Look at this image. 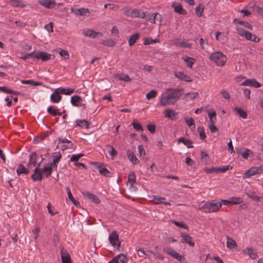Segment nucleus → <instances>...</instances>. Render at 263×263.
Returning <instances> with one entry per match:
<instances>
[{
  "instance_id": "f257e3e1",
  "label": "nucleus",
  "mask_w": 263,
  "mask_h": 263,
  "mask_svg": "<svg viewBox=\"0 0 263 263\" xmlns=\"http://www.w3.org/2000/svg\"><path fill=\"white\" fill-rule=\"evenodd\" d=\"M179 90L177 89L168 88L159 97V104L161 106L174 104L179 98Z\"/></svg>"
},
{
  "instance_id": "f03ea898",
  "label": "nucleus",
  "mask_w": 263,
  "mask_h": 263,
  "mask_svg": "<svg viewBox=\"0 0 263 263\" xmlns=\"http://www.w3.org/2000/svg\"><path fill=\"white\" fill-rule=\"evenodd\" d=\"M43 158L42 161L39 163L37 166L34 169V173L31 175V178L34 181H41L42 179V175L44 174L46 177H48L52 173V167L53 166L51 164H48L43 168H39Z\"/></svg>"
},
{
  "instance_id": "7ed1b4c3",
  "label": "nucleus",
  "mask_w": 263,
  "mask_h": 263,
  "mask_svg": "<svg viewBox=\"0 0 263 263\" xmlns=\"http://www.w3.org/2000/svg\"><path fill=\"white\" fill-rule=\"evenodd\" d=\"M209 59L218 66H223L227 61L226 55L220 51L212 53Z\"/></svg>"
},
{
  "instance_id": "20e7f679",
  "label": "nucleus",
  "mask_w": 263,
  "mask_h": 263,
  "mask_svg": "<svg viewBox=\"0 0 263 263\" xmlns=\"http://www.w3.org/2000/svg\"><path fill=\"white\" fill-rule=\"evenodd\" d=\"M201 204L205 206L203 211L205 213L216 212L221 208V203L216 200L210 202H202Z\"/></svg>"
},
{
  "instance_id": "39448f33",
  "label": "nucleus",
  "mask_w": 263,
  "mask_h": 263,
  "mask_svg": "<svg viewBox=\"0 0 263 263\" xmlns=\"http://www.w3.org/2000/svg\"><path fill=\"white\" fill-rule=\"evenodd\" d=\"M237 32L239 35L245 37L246 40L258 43L260 41V39L255 35H253L251 33L244 30L243 29L237 27L236 28Z\"/></svg>"
},
{
  "instance_id": "423d86ee",
  "label": "nucleus",
  "mask_w": 263,
  "mask_h": 263,
  "mask_svg": "<svg viewBox=\"0 0 263 263\" xmlns=\"http://www.w3.org/2000/svg\"><path fill=\"white\" fill-rule=\"evenodd\" d=\"M208 114L209 118V122L208 127L211 133H214L218 131V128L215 125V123L217 121L216 113L215 111L208 110Z\"/></svg>"
},
{
  "instance_id": "0eeeda50",
  "label": "nucleus",
  "mask_w": 263,
  "mask_h": 263,
  "mask_svg": "<svg viewBox=\"0 0 263 263\" xmlns=\"http://www.w3.org/2000/svg\"><path fill=\"white\" fill-rule=\"evenodd\" d=\"M263 172V166L252 167L248 169L243 174V178H248L256 174Z\"/></svg>"
},
{
  "instance_id": "6e6552de",
  "label": "nucleus",
  "mask_w": 263,
  "mask_h": 263,
  "mask_svg": "<svg viewBox=\"0 0 263 263\" xmlns=\"http://www.w3.org/2000/svg\"><path fill=\"white\" fill-rule=\"evenodd\" d=\"M126 15L132 17L144 18L146 16L145 13L137 9H129L126 11Z\"/></svg>"
},
{
  "instance_id": "1a4fd4ad",
  "label": "nucleus",
  "mask_w": 263,
  "mask_h": 263,
  "mask_svg": "<svg viewBox=\"0 0 263 263\" xmlns=\"http://www.w3.org/2000/svg\"><path fill=\"white\" fill-rule=\"evenodd\" d=\"M54 57L53 55L43 51H37L34 53L33 55V58L37 60H42L43 61L53 59Z\"/></svg>"
},
{
  "instance_id": "9d476101",
  "label": "nucleus",
  "mask_w": 263,
  "mask_h": 263,
  "mask_svg": "<svg viewBox=\"0 0 263 263\" xmlns=\"http://www.w3.org/2000/svg\"><path fill=\"white\" fill-rule=\"evenodd\" d=\"M109 239L110 243L112 246L117 248L120 247L121 242L119 239V235L116 233V231H112L109 235Z\"/></svg>"
},
{
  "instance_id": "9b49d317",
  "label": "nucleus",
  "mask_w": 263,
  "mask_h": 263,
  "mask_svg": "<svg viewBox=\"0 0 263 263\" xmlns=\"http://www.w3.org/2000/svg\"><path fill=\"white\" fill-rule=\"evenodd\" d=\"M83 34L85 36L94 39L97 36H103V33L101 32H96L92 29L86 28L83 30Z\"/></svg>"
},
{
  "instance_id": "f8f14e48",
  "label": "nucleus",
  "mask_w": 263,
  "mask_h": 263,
  "mask_svg": "<svg viewBox=\"0 0 263 263\" xmlns=\"http://www.w3.org/2000/svg\"><path fill=\"white\" fill-rule=\"evenodd\" d=\"M240 85L251 86L255 88H258L261 84L255 79H246L242 83H239Z\"/></svg>"
},
{
  "instance_id": "ddd939ff",
  "label": "nucleus",
  "mask_w": 263,
  "mask_h": 263,
  "mask_svg": "<svg viewBox=\"0 0 263 263\" xmlns=\"http://www.w3.org/2000/svg\"><path fill=\"white\" fill-rule=\"evenodd\" d=\"M164 251L168 255L172 256L174 258L176 259L179 261H181L182 259V256L179 255L176 251L170 247H166L164 249Z\"/></svg>"
},
{
  "instance_id": "4468645a",
  "label": "nucleus",
  "mask_w": 263,
  "mask_h": 263,
  "mask_svg": "<svg viewBox=\"0 0 263 263\" xmlns=\"http://www.w3.org/2000/svg\"><path fill=\"white\" fill-rule=\"evenodd\" d=\"M62 97L60 92L56 88L50 96V100L53 103H58L62 100Z\"/></svg>"
},
{
  "instance_id": "2eb2a0df",
  "label": "nucleus",
  "mask_w": 263,
  "mask_h": 263,
  "mask_svg": "<svg viewBox=\"0 0 263 263\" xmlns=\"http://www.w3.org/2000/svg\"><path fill=\"white\" fill-rule=\"evenodd\" d=\"M39 3L42 6L49 9L52 8L56 4L54 0H40Z\"/></svg>"
},
{
  "instance_id": "dca6fc26",
  "label": "nucleus",
  "mask_w": 263,
  "mask_h": 263,
  "mask_svg": "<svg viewBox=\"0 0 263 263\" xmlns=\"http://www.w3.org/2000/svg\"><path fill=\"white\" fill-rule=\"evenodd\" d=\"M127 261V257L123 254H121L116 256L108 263H126Z\"/></svg>"
},
{
  "instance_id": "f3484780",
  "label": "nucleus",
  "mask_w": 263,
  "mask_h": 263,
  "mask_svg": "<svg viewBox=\"0 0 263 263\" xmlns=\"http://www.w3.org/2000/svg\"><path fill=\"white\" fill-rule=\"evenodd\" d=\"M71 13H74L76 15H85L87 13L89 12V10L87 8H79L76 9L71 8L70 9Z\"/></svg>"
},
{
  "instance_id": "a211bd4d",
  "label": "nucleus",
  "mask_w": 263,
  "mask_h": 263,
  "mask_svg": "<svg viewBox=\"0 0 263 263\" xmlns=\"http://www.w3.org/2000/svg\"><path fill=\"white\" fill-rule=\"evenodd\" d=\"M82 194L85 198L93 201L95 203H99L100 202L99 199L93 194H91L89 192H83Z\"/></svg>"
},
{
  "instance_id": "6ab92c4d",
  "label": "nucleus",
  "mask_w": 263,
  "mask_h": 263,
  "mask_svg": "<svg viewBox=\"0 0 263 263\" xmlns=\"http://www.w3.org/2000/svg\"><path fill=\"white\" fill-rule=\"evenodd\" d=\"M71 103L72 105L75 106H82L83 105L82 103V98L77 95L73 96L71 98Z\"/></svg>"
},
{
  "instance_id": "aec40b11",
  "label": "nucleus",
  "mask_w": 263,
  "mask_h": 263,
  "mask_svg": "<svg viewBox=\"0 0 263 263\" xmlns=\"http://www.w3.org/2000/svg\"><path fill=\"white\" fill-rule=\"evenodd\" d=\"M174 44L177 46L182 48H190L191 44L189 43L185 42V41L180 39H175L174 41Z\"/></svg>"
},
{
  "instance_id": "412c9836",
  "label": "nucleus",
  "mask_w": 263,
  "mask_h": 263,
  "mask_svg": "<svg viewBox=\"0 0 263 263\" xmlns=\"http://www.w3.org/2000/svg\"><path fill=\"white\" fill-rule=\"evenodd\" d=\"M175 76L178 79L185 82H191L192 81L191 77L185 74L183 72H177L175 73Z\"/></svg>"
},
{
  "instance_id": "4be33fe9",
  "label": "nucleus",
  "mask_w": 263,
  "mask_h": 263,
  "mask_svg": "<svg viewBox=\"0 0 263 263\" xmlns=\"http://www.w3.org/2000/svg\"><path fill=\"white\" fill-rule=\"evenodd\" d=\"M39 156L35 153H33L30 155L29 161L28 163L29 167L35 166Z\"/></svg>"
},
{
  "instance_id": "5701e85b",
  "label": "nucleus",
  "mask_w": 263,
  "mask_h": 263,
  "mask_svg": "<svg viewBox=\"0 0 263 263\" xmlns=\"http://www.w3.org/2000/svg\"><path fill=\"white\" fill-rule=\"evenodd\" d=\"M181 59L184 61L187 67L192 68L193 65L195 62V60L194 58L187 55H183Z\"/></svg>"
},
{
  "instance_id": "b1692460",
  "label": "nucleus",
  "mask_w": 263,
  "mask_h": 263,
  "mask_svg": "<svg viewBox=\"0 0 263 263\" xmlns=\"http://www.w3.org/2000/svg\"><path fill=\"white\" fill-rule=\"evenodd\" d=\"M181 242H186L191 247L194 246V243L192 241V238L189 235L181 233Z\"/></svg>"
},
{
  "instance_id": "393cba45",
  "label": "nucleus",
  "mask_w": 263,
  "mask_h": 263,
  "mask_svg": "<svg viewBox=\"0 0 263 263\" xmlns=\"http://www.w3.org/2000/svg\"><path fill=\"white\" fill-rule=\"evenodd\" d=\"M60 94L70 95L74 92V89L70 88L59 87L57 88Z\"/></svg>"
},
{
  "instance_id": "a878e982",
  "label": "nucleus",
  "mask_w": 263,
  "mask_h": 263,
  "mask_svg": "<svg viewBox=\"0 0 263 263\" xmlns=\"http://www.w3.org/2000/svg\"><path fill=\"white\" fill-rule=\"evenodd\" d=\"M165 198L164 197H161L157 196H155L154 197L153 202L155 204H161L163 203L166 206L170 205L171 204L169 202H165Z\"/></svg>"
},
{
  "instance_id": "bb28decb",
  "label": "nucleus",
  "mask_w": 263,
  "mask_h": 263,
  "mask_svg": "<svg viewBox=\"0 0 263 263\" xmlns=\"http://www.w3.org/2000/svg\"><path fill=\"white\" fill-rule=\"evenodd\" d=\"M136 182V175L134 172H131L129 174L128 176V180L126 182L127 185H129L132 187L133 184Z\"/></svg>"
},
{
  "instance_id": "cd10ccee",
  "label": "nucleus",
  "mask_w": 263,
  "mask_h": 263,
  "mask_svg": "<svg viewBox=\"0 0 263 263\" xmlns=\"http://www.w3.org/2000/svg\"><path fill=\"white\" fill-rule=\"evenodd\" d=\"M75 126H80L82 128L88 129L89 128V124L86 120H77L76 121Z\"/></svg>"
},
{
  "instance_id": "c85d7f7f",
  "label": "nucleus",
  "mask_w": 263,
  "mask_h": 263,
  "mask_svg": "<svg viewBox=\"0 0 263 263\" xmlns=\"http://www.w3.org/2000/svg\"><path fill=\"white\" fill-rule=\"evenodd\" d=\"M61 259L62 263H71L70 255L65 251L61 252Z\"/></svg>"
},
{
  "instance_id": "c756f323",
  "label": "nucleus",
  "mask_w": 263,
  "mask_h": 263,
  "mask_svg": "<svg viewBox=\"0 0 263 263\" xmlns=\"http://www.w3.org/2000/svg\"><path fill=\"white\" fill-rule=\"evenodd\" d=\"M244 252L247 254L251 258L253 259H256L257 257V252L252 248H247L244 251Z\"/></svg>"
},
{
  "instance_id": "7c9ffc66",
  "label": "nucleus",
  "mask_w": 263,
  "mask_h": 263,
  "mask_svg": "<svg viewBox=\"0 0 263 263\" xmlns=\"http://www.w3.org/2000/svg\"><path fill=\"white\" fill-rule=\"evenodd\" d=\"M248 197L256 201L260 200V197L256 194L255 192L252 190H249L246 193Z\"/></svg>"
},
{
  "instance_id": "2f4dec72",
  "label": "nucleus",
  "mask_w": 263,
  "mask_h": 263,
  "mask_svg": "<svg viewBox=\"0 0 263 263\" xmlns=\"http://www.w3.org/2000/svg\"><path fill=\"white\" fill-rule=\"evenodd\" d=\"M227 247L229 249H233L237 247V244L235 241L232 238L227 236Z\"/></svg>"
},
{
  "instance_id": "473e14b6",
  "label": "nucleus",
  "mask_w": 263,
  "mask_h": 263,
  "mask_svg": "<svg viewBox=\"0 0 263 263\" xmlns=\"http://www.w3.org/2000/svg\"><path fill=\"white\" fill-rule=\"evenodd\" d=\"M58 109L55 108V107H53V106H49L47 108V112L52 115L53 116H55L57 115L61 116L62 114V112H59L58 111ZM65 110H63V113L65 112Z\"/></svg>"
},
{
  "instance_id": "72a5a7b5",
  "label": "nucleus",
  "mask_w": 263,
  "mask_h": 263,
  "mask_svg": "<svg viewBox=\"0 0 263 263\" xmlns=\"http://www.w3.org/2000/svg\"><path fill=\"white\" fill-rule=\"evenodd\" d=\"M184 119L185 123L190 127L191 129L193 130L195 129V122L192 118H189L186 117H184Z\"/></svg>"
},
{
  "instance_id": "f704fd0d",
  "label": "nucleus",
  "mask_w": 263,
  "mask_h": 263,
  "mask_svg": "<svg viewBox=\"0 0 263 263\" xmlns=\"http://www.w3.org/2000/svg\"><path fill=\"white\" fill-rule=\"evenodd\" d=\"M17 174L20 175L22 174H28L29 173V171L28 168H26L22 164H19L18 168L16 170Z\"/></svg>"
},
{
  "instance_id": "c9c22d12",
  "label": "nucleus",
  "mask_w": 263,
  "mask_h": 263,
  "mask_svg": "<svg viewBox=\"0 0 263 263\" xmlns=\"http://www.w3.org/2000/svg\"><path fill=\"white\" fill-rule=\"evenodd\" d=\"M61 158V154L60 152L55 153L52 155V162L50 164H52L53 166L55 165Z\"/></svg>"
},
{
  "instance_id": "e433bc0d",
  "label": "nucleus",
  "mask_w": 263,
  "mask_h": 263,
  "mask_svg": "<svg viewBox=\"0 0 263 263\" xmlns=\"http://www.w3.org/2000/svg\"><path fill=\"white\" fill-rule=\"evenodd\" d=\"M98 168L99 170V172L103 175L105 176H109L110 172L109 171L107 170L106 166L104 164H101L98 166Z\"/></svg>"
},
{
  "instance_id": "4c0bfd02",
  "label": "nucleus",
  "mask_w": 263,
  "mask_h": 263,
  "mask_svg": "<svg viewBox=\"0 0 263 263\" xmlns=\"http://www.w3.org/2000/svg\"><path fill=\"white\" fill-rule=\"evenodd\" d=\"M139 38V34L138 33L133 34L129 39L128 43L129 46H133L135 44L137 40Z\"/></svg>"
},
{
  "instance_id": "58836bf2",
  "label": "nucleus",
  "mask_w": 263,
  "mask_h": 263,
  "mask_svg": "<svg viewBox=\"0 0 263 263\" xmlns=\"http://www.w3.org/2000/svg\"><path fill=\"white\" fill-rule=\"evenodd\" d=\"M178 142L179 143H183L185 146H187V148L193 147V146L192 145V142L190 140L186 139L183 137L179 138L178 140Z\"/></svg>"
},
{
  "instance_id": "ea45409f",
  "label": "nucleus",
  "mask_w": 263,
  "mask_h": 263,
  "mask_svg": "<svg viewBox=\"0 0 263 263\" xmlns=\"http://www.w3.org/2000/svg\"><path fill=\"white\" fill-rule=\"evenodd\" d=\"M21 83L23 84L33 86H41L42 84L41 82H35L33 80H22Z\"/></svg>"
},
{
  "instance_id": "a19ab883",
  "label": "nucleus",
  "mask_w": 263,
  "mask_h": 263,
  "mask_svg": "<svg viewBox=\"0 0 263 263\" xmlns=\"http://www.w3.org/2000/svg\"><path fill=\"white\" fill-rule=\"evenodd\" d=\"M198 93L196 92H191L185 93L183 96V99L186 100H192L195 98Z\"/></svg>"
},
{
  "instance_id": "79ce46f5",
  "label": "nucleus",
  "mask_w": 263,
  "mask_h": 263,
  "mask_svg": "<svg viewBox=\"0 0 263 263\" xmlns=\"http://www.w3.org/2000/svg\"><path fill=\"white\" fill-rule=\"evenodd\" d=\"M164 116L166 118L173 119L175 116V112L172 109H165L164 111Z\"/></svg>"
},
{
  "instance_id": "37998d69",
  "label": "nucleus",
  "mask_w": 263,
  "mask_h": 263,
  "mask_svg": "<svg viewBox=\"0 0 263 263\" xmlns=\"http://www.w3.org/2000/svg\"><path fill=\"white\" fill-rule=\"evenodd\" d=\"M0 91H2L3 92H5L6 93L14 94V95H18V92L13 91L12 89L8 88V87H5V86H0Z\"/></svg>"
},
{
  "instance_id": "c03bdc74",
  "label": "nucleus",
  "mask_w": 263,
  "mask_h": 263,
  "mask_svg": "<svg viewBox=\"0 0 263 263\" xmlns=\"http://www.w3.org/2000/svg\"><path fill=\"white\" fill-rule=\"evenodd\" d=\"M173 7L174 8V11L176 12L181 14H185L186 13L185 10L183 9L181 5H177L175 6V5H173Z\"/></svg>"
},
{
  "instance_id": "a18cd8bd",
  "label": "nucleus",
  "mask_w": 263,
  "mask_h": 263,
  "mask_svg": "<svg viewBox=\"0 0 263 263\" xmlns=\"http://www.w3.org/2000/svg\"><path fill=\"white\" fill-rule=\"evenodd\" d=\"M158 14L154 13L152 14H148L147 15V20L152 24L155 23V20Z\"/></svg>"
},
{
  "instance_id": "49530a36",
  "label": "nucleus",
  "mask_w": 263,
  "mask_h": 263,
  "mask_svg": "<svg viewBox=\"0 0 263 263\" xmlns=\"http://www.w3.org/2000/svg\"><path fill=\"white\" fill-rule=\"evenodd\" d=\"M129 160L134 164L139 163V160L133 153H129L127 155Z\"/></svg>"
},
{
  "instance_id": "de8ad7c7",
  "label": "nucleus",
  "mask_w": 263,
  "mask_h": 263,
  "mask_svg": "<svg viewBox=\"0 0 263 263\" xmlns=\"http://www.w3.org/2000/svg\"><path fill=\"white\" fill-rule=\"evenodd\" d=\"M231 205L238 204L242 202V199L239 197H233L230 198Z\"/></svg>"
},
{
  "instance_id": "09e8293b",
  "label": "nucleus",
  "mask_w": 263,
  "mask_h": 263,
  "mask_svg": "<svg viewBox=\"0 0 263 263\" xmlns=\"http://www.w3.org/2000/svg\"><path fill=\"white\" fill-rule=\"evenodd\" d=\"M157 95V92L154 89L151 90L149 92L146 93V98L149 100L151 99L155 98Z\"/></svg>"
},
{
  "instance_id": "8fccbe9b",
  "label": "nucleus",
  "mask_w": 263,
  "mask_h": 263,
  "mask_svg": "<svg viewBox=\"0 0 263 263\" xmlns=\"http://www.w3.org/2000/svg\"><path fill=\"white\" fill-rule=\"evenodd\" d=\"M11 5L17 7H24L26 6L21 1L18 0H11Z\"/></svg>"
},
{
  "instance_id": "3c124183",
  "label": "nucleus",
  "mask_w": 263,
  "mask_h": 263,
  "mask_svg": "<svg viewBox=\"0 0 263 263\" xmlns=\"http://www.w3.org/2000/svg\"><path fill=\"white\" fill-rule=\"evenodd\" d=\"M253 155V152L249 149H246L244 152L240 153V155L241 157L244 159H248V158L250 156Z\"/></svg>"
},
{
  "instance_id": "603ef678",
  "label": "nucleus",
  "mask_w": 263,
  "mask_h": 263,
  "mask_svg": "<svg viewBox=\"0 0 263 263\" xmlns=\"http://www.w3.org/2000/svg\"><path fill=\"white\" fill-rule=\"evenodd\" d=\"M235 110L238 113V114L243 119H246L247 117V114L246 112L243 111L241 108L236 107L235 108Z\"/></svg>"
},
{
  "instance_id": "864d4df0",
  "label": "nucleus",
  "mask_w": 263,
  "mask_h": 263,
  "mask_svg": "<svg viewBox=\"0 0 263 263\" xmlns=\"http://www.w3.org/2000/svg\"><path fill=\"white\" fill-rule=\"evenodd\" d=\"M177 227H178L180 229H188L187 226L182 221H172Z\"/></svg>"
},
{
  "instance_id": "5fc2aeb1",
  "label": "nucleus",
  "mask_w": 263,
  "mask_h": 263,
  "mask_svg": "<svg viewBox=\"0 0 263 263\" xmlns=\"http://www.w3.org/2000/svg\"><path fill=\"white\" fill-rule=\"evenodd\" d=\"M116 77L120 80L124 82H129L131 81L130 77L127 74L117 75Z\"/></svg>"
},
{
  "instance_id": "6e6d98bb",
  "label": "nucleus",
  "mask_w": 263,
  "mask_h": 263,
  "mask_svg": "<svg viewBox=\"0 0 263 263\" xmlns=\"http://www.w3.org/2000/svg\"><path fill=\"white\" fill-rule=\"evenodd\" d=\"M137 253H138V255L140 256V257H143L144 256H149V254L151 253L149 251H147V252H146L144 249H137Z\"/></svg>"
},
{
  "instance_id": "4d7b16f0",
  "label": "nucleus",
  "mask_w": 263,
  "mask_h": 263,
  "mask_svg": "<svg viewBox=\"0 0 263 263\" xmlns=\"http://www.w3.org/2000/svg\"><path fill=\"white\" fill-rule=\"evenodd\" d=\"M84 156L83 154H79L77 155H73L70 157V161L72 162H77L82 157Z\"/></svg>"
},
{
  "instance_id": "13d9d810",
  "label": "nucleus",
  "mask_w": 263,
  "mask_h": 263,
  "mask_svg": "<svg viewBox=\"0 0 263 263\" xmlns=\"http://www.w3.org/2000/svg\"><path fill=\"white\" fill-rule=\"evenodd\" d=\"M132 125H133L134 128L137 131H143V128L141 125L136 122H133L132 123Z\"/></svg>"
},
{
  "instance_id": "bf43d9fd",
  "label": "nucleus",
  "mask_w": 263,
  "mask_h": 263,
  "mask_svg": "<svg viewBox=\"0 0 263 263\" xmlns=\"http://www.w3.org/2000/svg\"><path fill=\"white\" fill-rule=\"evenodd\" d=\"M156 42H157L156 39L153 40V39H152L151 37H148V38L144 39V42H143V44L145 45H147L152 44L153 43H155Z\"/></svg>"
},
{
  "instance_id": "052dcab7",
  "label": "nucleus",
  "mask_w": 263,
  "mask_h": 263,
  "mask_svg": "<svg viewBox=\"0 0 263 263\" xmlns=\"http://www.w3.org/2000/svg\"><path fill=\"white\" fill-rule=\"evenodd\" d=\"M103 44L109 47H113L115 45V42L111 39H108L104 41Z\"/></svg>"
},
{
  "instance_id": "680f3d73",
  "label": "nucleus",
  "mask_w": 263,
  "mask_h": 263,
  "mask_svg": "<svg viewBox=\"0 0 263 263\" xmlns=\"http://www.w3.org/2000/svg\"><path fill=\"white\" fill-rule=\"evenodd\" d=\"M229 165H224L220 167H217V173L225 172L226 171L229 170Z\"/></svg>"
},
{
  "instance_id": "e2e57ef3",
  "label": "nucleus",
  "mask_w": 263,
  "mask_h": 263,
  "mask_svg": "<svg viewBox=\"0 0 263 263\" xmlns=\"http://www.w3.org/2000/svg\"><path fill=\"white\" fill-rule=\"evenodd\" d=\"M203 11V7L200 6H198L195 8V12L197 16L201 17Z\"/></svg>"
},
{
  "instance_id": "0e129e2a",
  "label": "nucleus",
  "mask_w": 263,
  "mask_h": 263,
  "mask_svg": "<svg viewBox=\"0 0 263 263\" xmlns=\"http://www.w3.org/2000/svg\"><path fill=\"white\" fill-rule=\"evenodd\" d=\"M197 130L199 134L200 137L201 139L203 140L206 138V135L204 134V129L202 127H198Z\"/></svg>"
},
{
  "instance_id": "69168bd1",
  "label": "nucleus",
  "mask_w": 263,
  "mask_h": 263,
  "mask_svg": "<svg viewBox=\"0 0 263 263\" xmlns=\"http://www.w3.org/2000/svg\"><path fill=\"white\" fill-rule=\"evenodd\" d=\"M204 171L208 173V174H210V173H217V167H206V168H204Z\"/></svg>"
},
{
  "instance_id": "338daca9",
  "label": "nucleus",
  "mask_w": 263,
  "mask_h": 263,
  "mask_svg": "<svg viewBox=\"0 0 263 263\" xmlns=\"http://www.w3.org/2000/svg\"><path fill=\"white\" fill-rule=\"evenodd\" d=\"M238 23L240 25L243 26L245 27L249 28L251 30H252L253 28V26L247 22L240 21L238 22Z\"/></svg>"
},
{
  "instance_id": "774afa93",
  "label": "nucleus",
  "mask_w": 263,
  "mask_h": 263,
  "mask_svg": "<svg viewBox=\"0 0 263 263\" xmlns=\"http://www.w3.org/2000/svg\"><path fill=\"white\" fill-rule=\"evenodd\" d=\"M47 208L48 212L50 213L51 215L53 216L57 214V212L54 210L52 206L50 203H48Z\"/></svg>"
}]
</instances>
